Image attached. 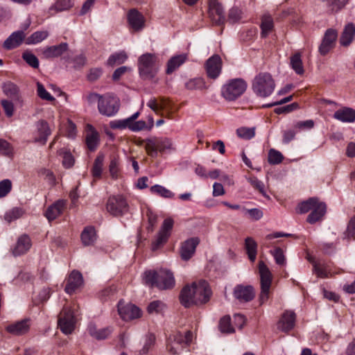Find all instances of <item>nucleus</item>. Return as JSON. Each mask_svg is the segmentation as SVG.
Listing matches in <instances>:
<instances>
[{
  "label": "nucleus",
  "mask_w": 355,
  "mask_h": 355,
  "mask_svg": "<svg viewBox=\"0 0 355 355\" xmlns=\"http://www.w3.org/2000/svg\"><path fill=\"white\" fill-rule=\"evenodd\" d=\"M144 283L159 290L171 289L175 286V281L173 273L168 269L159 270H147L144 274Z\"/></svg>",
  "instance_id": "f257e3e1"
},
{
  "label": "nucleus",
  "mask_w": 355,
  "mask_h": 355,
  "mask_svg": "<svg viewBox=\"0 0 355 355\" xmlns=\"http://www.w3.org/2000/svg\"><path fill=\"white\" fill-rule=\"evenodd\" d=\"M252 88L257 96L266 98L270 96L274 92L275 82L270 73L261 72L254 77Z\"/></svg>",
  "instance_id": "f03ea898"
},
{
  "label": "nucleus",
  "mask_w": 355,
  "mask_h": 355,
  "mask_svg": "<svg viewBox=\"0 0 355 355\" xmlns=\"http://www.w3.org/2000/svg\"><path fill=\"white\" fill-rule=\"evenodd\" d=\"M138 69L140 76L144 79L153 78L159 69V60L154 53H146L138 58Z\"/></svg>",
  "instance_id": "7ed1b4c3"
},
{
  "label": "nucleus",
  "mask_w": 355,
  "mask_h": 355,
  "mask_svg": "<svg viewBox=\"0 0 355 355\" xmlns=\"http://www.w3.org/2000/svg\"><path fill=\"white\" fill-rule=\"evenodd\" d=\"M258 268L261 285L259 302L261 304H263L268 301L270 297V289L272 281V275L268 267L262 261L259 262Z\"/></svg>",
  "instance_id": "20e7f679"
},
{
  "label": "nucleus",
  "mask_w": 355,
  "mask_h": 355,
  "mask_svg": "<svg viewBox=\"0 0 355 355\" xmlns=\"http://www.w3.org/2000/svg\"><path fill=\"white\" fill-rule=\"evenodd\" d=\"M247 83L241 78L229 80L221 88V95L227 101H234L246 90Z\"/></svg>",
  "instance_id": "39448f33"
},
{
  "label": "nucleus",
  "mask_w": 355,
  "mask_h": 355,
  "mask_svg": "<svg viewBox=\"0 0 355 355\" xmlns=\"http://www.w3.org/2000/svg\"><path fill=\"white\" fill-rule=\"evenodd\" d=\"M145 150L151 157H157L158 152L164 153L173 148V141L167 137L148 138L144 141Z\"/></svg>",
  "instance_id": "423d86ee"
},
{
  "label": "nucleus",
  "mask_w": 355,
  "mask_h": 355,
  "mask_svg": "<svg viewBox=\"0 0 355 355\" xmlns=\"http://www.w3.org/2000/svg\"><path fill=\"white\" fill-rule=\"evenodd\" d=\"M168 340L167 349L171 354H176L191 343L192 334L189 331H187L184 334L178 332L171 336Z\"/></svg>",
  "instance_id": "0eeeda50"
},
{
  "label": "nucleus",
  "mask_w": 355,
  "mask_h": 355,
  "mask_svg": "<svg viewBox=\"0 0 355 355\" xmlns=\"http://www.w3.org/2000/svg\"><path fill=\"white\" fill-rule=\"evenodd\" d=\"M106 209L114 216H121L128 213L129 205L123 196H112L107 201Z\"/></svg>",
  "instance_id": "6e6552de"
},
{
  "label": "nucleus",
  "mask_w": 355,
  "mask_h": 355,
  "mask_svg": "<svg viewBox=\"0 0 355 355\" xmlns=\"http://www.w3.org/2000/svg\"><path fill=\"white\" fill-rule=\"evenodd\" d=\"M119 107V99L116 96L105 94L98 105V110L100 114L110 117L118 112Z\"/></svg>",
  "instance_id": "1a4fd4ad"
},
{
  "label": "nucleus",
  "mask_w": 355,
  "mask_h": 355,
  "mask_svg": "<svg viewBox=\"0 0 355 355\" xmlns=\"http://www.w3.org/2000/svg\"><path fill=\"white\" fill-rule=\"evenodd\" d=\"M76 318L72 310L69 307H64L60 312L58 319V326L62 333L70 334L74 330Z\"/></svg>",
  "instance_id": "9d476101"
},
{
  "label": "nucleus",
  "mask_w": 355,
  "mask_h": 355,
  "mask_svg": "<svg viewBox=\"0 0 355 355\" xmlns=\"http://www.w3.org/2000/svg\"><path fill=\"white\" fill-rule=\"evenodd\" d=\"M195 286V305H201L207 303L211 295V291L208 282L205 280H200L193 282Z\"/></svg>",
  "instance_id": "9b49d317"
},
{
  "label": "nucleus",
  "mask_w": 355,
  "mask_h": 355,
  "mask_svg": "<svg viewBox=\"0 0 355 355\" xmlns=\"http://www.w3.org/2000/svg\"><path fill=\"white\" fill-rule=\"evenodd\" d=\"M173 220L171 218H166L162 225L157 238L152 243V250L155 251L161 248L164 243H166L171 234V231L173 226Z\"/></svg>",
  "instance_id": "f8f14e48"
},
{
  "label": "nucleus",
  "mask_w": 355,
  "mask_h": 355,
  "mask_svg": "<svg viewBox=\"0 0 355 355\" xmlns=\"http://www.w3.org/2000/svg\"><path fill=\"white\" fill-rule=\"evenodd\" d=\"M118 312L122 320L128 321L138 318L141 316V310L134 304H125L119 301L118 304Z\"/></svg>",
  "instance_id": "ddd939ff"
},
{
  "label": "nucleus",
  "mask_w": 355,
  "mask_h": 355,
  "mask_svg": "<svg viewBox=\"0 0 355 355\" xmlns=\"http://www.w3.org/2000/svg\"><path fill=\"white\" fill-rule=\"evenodd\" d=\"M338 37V33L333 28L326 31L322 42L319 46V52L321 55H327L335 46Z\"/></svg>",
  "instance_id": "4468645a"
},
{
  "label": "nucleus",
  "mask_w": 355,
  "mask_h": 355,
  "mask_svg": "<svg viewBox=\"0 0 355 355\" xmlns=\"http://www.w3.org/2000/svg\"><path fill=\"white\" fill-rule=\"evenodd\" d=\"M222 60L218 55L210 57L205 63L207 76L211 79L217 78L221 73Z\"/></svg>",
  "instance_id": "2eb2a0df"
},
{
  "label": "nucleus",
  "mask_w": 355,
  "mask_h": 355,
  "mask_svg": "<svg viewBox=\"0 0 355 355\" xmlns=\"http://www.w3.org/2000/svg\"><path fill=\"white\" fill-rule=\"evenodd\" d=\"M209 15L212 22L216 25H222L225 22V18L223 8L217 0H210L209 3Z\"/></svg>",
  "instance_id": "dca6fc26"
},
{
  "label": "nucleus",
  "mask_w": 355,
  "mask_h": 355,
  "mask_svg": "<svg viewBox=\"0 0 355 355\" xmlns=\"http://www.w3.org/2000/svg\"><path fill=\"white\" fill-rule=\"evenodd\" d=\"M295 320L296 315L294 311H285L277 324V329L283 332L288 333L294 328Z\"/></svg>",
  "instance_id": "f3484780"
},
{
  "label": "nucleus",
  "mask_w": 355,
  "mask_h": 355,
  "mask_svg": "<svg viewBox=\"0 0 355 355\" xmlns=\"http://www.w3.org/2000/svg\"><path fill=\"white\" fill-rule=\"evenodd\" d=\"M234 297L241 302L251 301L254 297L253 287L251 286L236 285L233 291Z\"/></svg>",
  "instance_id": "a211bd4d"
},
{
  "label": "nucleus",
  "mask_w": 355,
  "mask_h": 355,
  "mask_svg": "<svg viewBox=\"0 0 355 355\" xmlns=\"http://www.w3.org/2000/svg\"><path fill=\"white\" fill-rule=\"evenodd\" d=\"M69 49L67 42H62L58 45L46 46L42 49V55L45 59L58 58L65 53Z\"/></svg>",
  "instance_id": "6ab92c4d"
},
{
  "label": "nucleus",
  "mask_w": 355,
  "mask_h": 355,
  "mask_svg": "<svg viewBox=\"0 0 355 355\" xmlns=\"http://www.w3.org/2000/svg\"><path fill=\"white\" fill-rule=\"evenodd\" d=\"M26 39V33L24 30L17 31L12 33L4 41L3 46L6 50L14 49L19 46L24 42H25Z\"/></svg>",
  "instance_id": "aec40b11"
},
{
  "label": "nucleus",
  "mask_w": 355,
  "mask_h": 355,
  "mask_svg": "<svg viewBox=\"0 0 355 355\" xmlns=\"http://www.w3.org/2000/svg\"><path fill=\"white\" fill-rule=\"evenodd\" d=\"M83 284V278L82 274L77 271L73 270L67 279V284L64 291L68 294H72Z\"/></svg>",
  "instance_id": "412c9836"
},
{
  "label": "nucleus",
  "mask_w": 355,
  "mask_h": 355,
  "mask_svg": "<svg viewBox=\"0 0 355 355\" xmlns=\"http://www.w3.org/2000/svg\"><path fill=\"white\" fill-rule=\"evenodd\" d=\"M32 243L31 238L27 234L20 236L12 249V253L15 257H18L26 254L31 248Z\"/></svg>",
  "instance_id": "4be33fe9"
},
{
  "label": "nucleus",
  "mask_w": 355,
  "mask_h": 355,
  "mask_svg": "<svg viewBox=\"0 0 355 355\" xmlns=\"http://www.w3.org/2000/svg\"><path fill=\"white\" fill-rule=\"evenodd\" d=\"M127 17L128 21L134 31H139L144 28L145 19L137 10L135 8L130 10Z\"/></svg>",
  "instance_id": "5701e85b"
},
{
  "label": "nucleus",
  "mask_w": 355,
  "mask_h": 355,
  "mask_svg": "<svg viewBox=\"0 0 355 355\" xmlns=\"http://www.w3.org/2000/svg\"><path fill=\"white\" fill-rule=\"evenodd\" d=\"M326 204L323 202H320L318 198L315 206L313 207L311 212L308 216L306 221L310 224H314L315 223L322 220L326 213Z\"/></svg>",
  "instance_id": "b1692460"
},
{
  "label": "nucleus",
  "mask_w": 355,
  "mask_h": 355,
  "mask_svg": "<svg viewBox=\"0 0 355 355\" xmlns=\"http://www.w3.org/2000/svg\"><path fill=\"white\" fill-rule=\"evenodd\" d=\"M30 326V319H24L8 325L6 327V331L13 335L21 336L26 334L29 331Z\"/></svg>",
  "instance_id": "393cba45"
},
{
  "label": "nucleus",
  "mask_w": 355,
  "mask_h": 355,
  "mask_svg": "<svg viewBox=\"0 0 355 355\" xmlns=\"http://www.w3.org/2000/svg\"><path fill=\"white\" fill-rule=\"evenodd\" d=\"M37 133L35 137V141L45 144L49 136L51 135V131L50 130L48 123L44 120L39 121L36 123Z\"/></svg>",
  "instance_id": "a878e982"
},
{
  "label": "nucleus",
  "mask_w": 355,
  "mask_h": 355,
  "mask_svg": "<svg viewBox=\"0 0 355 355\" xmlns=\"http://www.w3.org/2000/svg\"><path fill=\"white\" fill-rule=\"evenodd\" d=\"M199 243L198 238H191L184 241L181 247L180 254L183 260L187 261L193 255Z\"/></svg>",
  "instance_id": "bb28decb"
},
{
  "label": "nucleus",
  "mask_w": 355,
  "mask_h": 355,
  "mask_svg": "<svg viewBox=\"0 0 355 355\" xmlns=\"http://www.w3.org/2000/svg\"><path fill=\"white\" fill-rule=\"evenodd\" d=\"M195 286H193V283L189 286L187 285L181 291L180 300L181 304L184 307H190L192 305H195L194 304V297H195Z\"/></svg>",
  "instance_id": "cd10ccee"
},
{
  "label": "nucleus",
  "mask_w": 355,
  "mask_h": 355,
  "mask_svg": "<svg viewBox=\"0 0 355 355\" xmlns=\"http://www.w3.org/2000/svg\"><path fill=\"white\" fill-rule=\"evenodd\" d=\"M66 204L65 200H59L49 206L45 212V216L49 221L53 220L59 216L65 208Z\"/></svg>",
  "instance_id": "c85d7f7f"
},
{
  "label": "nucleus",
  "mask_w": 355,
  "mask_h": 355,
  "mask_svg": "<svg viewBox=\"0 0 355 355\" xmlns=\"http://www.w3.org/2000/svg\"><path fill=\"white\" fill-rule=\"evenodd\" d=\"M188 59L187 54L182 53L171 58L167 62L166 73L171 74L182 65Z\"/></svg>",
  "instance_id": "c756f323"
},
{
  "label": "nucleus",
  "mask_w": 355,
  "mask_h": 355,
  "mask_svg": "<svg viewBox=\"0 0 355 355\" xmlns=\"http://www.w3.org/2000/svg\"><path fill=\"white\" fill-rule=\"evenodd\" d=\"M334 118L344 123H352L355 121V110L350 107L339 109L334 112Z\"/></svg>",
  "instance_id": "7c9ffc66"
},
{
  "label": "nucleus",
  "mask_w": 355,
  "mask_h": 355,
  "mask_svg": "<svg viewBox=\"0 0 355 355\" xmlns=\"http://www.w3.org/2000/svg\"><path fill=\"white\" fill-rule=\"evenodd\" d=\"M355 36V26L352 23L347 24L340 37V44L343 46H348L354 40Z\"/></svg>",
  "instance_id": "2f4dec72"
},
{
  "label": "nucleus",
  "mask_w": 355,
  "mask_h": 355,
  "mask_svg": "<svg viewBox=\"0 0 355 355\" xmlns=\"http://www.w3.org/2000/svg\"><path fill=\"white\" fill-rule=\"evenodd\" d=\"M3 92L15 103L21 102V96L18 87L12 82H7L3 85Z\"/></svg>",
  "instance_id": "473e14b6"
},
{
  "label": "nucleus",
  "mask_w": 355,
  "mask_h": 355,
  "mask_svg": "<svg viewBox=\"0 0 355 355\" xmlns=\"http://www.w3.org/2000/svg\"><path fill=\"white\" fill-rule=\"evenodd\" d=\"M80 238L82 243L85 246L93 245L97 238L95 228L92 226H87L85 227L81 233Z\"/></svg>",
  "instance_id": "72a5a7b5"
},
{
  "label": "nucleus",
  "mask_w": 355,
  "mask_h": 355,
  "mask_svg": "<svg viewBox=\"0 0 355 355\" xmlns=\"http://www.w3.org/2000/svg\"><path fill=\"white\" fill-rule=\"evenodd\" d=\"M49 35L47 31H37L32 33L25 40V44L27 45H33L42 42Z\"/></svg>",
  "instance_id": "f704fd0d"
},
{
  "label": "nucleus",
  "mask_w": 355,
  "mask_h": 355,
  "mask_svg": "<svg viewBox=\"0 0 355 355\" xmlns=\"http://www.w3.org/2000/svg\"><path fill=\"white\" fill-rule=\"evenodd\" d=\"M245 247L249 259L254 262L257 254V244L256 241L251 237H248L245 241Z\"/></svg>",
  "instance_id": "c9c22d12"
},
{
  "label": "nucleus",
  "mask_w": 355,
  "mask_h": 355,
  "mask_svg": "<svg viewBox=\"0 0 355 355\" xmlns=\"http://www.w3.org/2000/svg\"><path fill=\"white\" fill-rule=\"evenodd\" d=\"M274 27L272 18L270 15H263L261 19V35L262 37H266L272 31Z\"/></svg>",
  "instance_id": "e433bc0d"
},
{
  "label": "nucleus",
  "mask_w": 355,
  "mask_h": 355,
  "mask_svg": "<svg viewBox=\"0 0 355 355\" xmlns=\"http://www.w3.org/2000/svg\"><path fill=\"white\" fill-rule=\"evenodd\" d=\"M185 87L189 90L204 89L207 87L205 80L202 78H194L185 83Z\"/></svg>",
  "instance_id": "4c0bfd02"
},
{
  "label": "nucleus",
  "mask_w": 355,
  "mask_h": 355,
  "mask_svg": "<svg viewBox=\"0 0 355 355\" xmlns=\"http://www.w3.org/2000/svg\"><path fill=\"white\" fill-rule=\"evenodd\" d=\"M291 66L298 75L304 73V67L300 53H296L291 57Z\"/></svg>",
  "instance_id": "58836bf2"
},
{
  "label": "nucleus",
  "mask_w": 355,
  "mask_h": 355,
  "mask_svg": "<svg viewBox=\"0 0 355 355\" xmlns=\"http://www.w3.org/2000/svg\"><path fill=\"white\" fill-rule=\"evenodd\" d=\"M128 55L125 51H120L112 54L107 61V64L109 66H114L115 64H121L125 62L127 60Z\"/></svg>",
  "instance_id": "ea45409f"
},
{
  "label": "nucleus",
  "mask_w": 355,
  "mask_h": 355,
  "mask_svg": "<svg viewBox=\"0 0 355 355\" xmlns=\"http://www.w3.org/2000/svg\"><path fill=\"white\" fill-rule=\"evenodd\" d=\"M59 155L62 158V165L66 168H69L74 164V158L67 148H61L58 151Z\"/></svg>",
  "instance_id": "a19ab883"
},
{
  "label": "nucleus",
  "mask_w": 355,
  "mask_h": 355,
  "mask_svg": "<svg viewBox=\"0 0 355 355\" xmlns=\"http://www.w3.org/2000/svg\"><path fill=\"white\" fill-rule=\"evenodd\" d=\"M103 161V155H98L95 159L92 170V175L94 178L98 179L101 177Z\"/></svg>",
  "instance_id": "79ce46f5"
},
{
  "label": "nucleus",
  "mask_w": 355,
  "mask_h": 355,
  "mask_svg": "<svg viewBox=\"0 0 355 355\" xmlns=\"http://www.w3.org/2000/svg\"><path fill=\"white\" fill-rule=\"evenodd\" d=\"M150 191L153 193L157 194L165 198H172L174 197V193L159 184H155L150 187Z\"/></svg>",
  "instance_id": "37998d69"
},
{
  "label": "nucleus",
  "mask_w": 355,
  "mask_h": 355,
  "mask_svg": "<svg viewBox=\"0 0 355 355\" xmlns=\"http://www.w3.org/2000/svg\"><path fill=\"white\" fill-rule=\"evenodd\" d=\"M284 156L281 152L274 148H271L268 151V162L269 164L276 165L282 163Z\"/></svg>",
  "instance_id": "c03bdc74"
},
{
  "label": "nucleus",
  "mask_w": 355,
  "mask_h": 355,
  "mask_svg": "<svg viewBox=\"0 0 355 355\" xmlns=\"http://www.w3.org/2000/svg\"><path fill=\"white\" fill-rule=\"evenodd\" d=\"M24 211L23 210L22 208L14 207L6 213L4 218L6 221L10 223L12 220H15L21 218L24 215Z\"/></svg>",
  "instance_id": "a18cd8bd"
},
{
  "label": "nucleus",
  "mask_w": 355,
  "mask_h": 355,
  "mask_svg": "<svg viewBox=\"0 0 355 355\" xmlns=\"http://www.w3.org/2000/svg\"><path fill=\"white\" fill-rule=\"evenodd\" d=\"M317 198H310L307 200L303 201L298 205V212L300 214H305L311 211L314 206H315Z\"/></svg>",
  "instance_id": "49530a36"
},
{
  "label": "nucleus",
  "mask_w": 355,
  "mask_h": 355,
  "mask_svg": "<svg viewBox=\"0 0 355 355\" xmlns=\"http://www.w3.org/2000/svg\"><path fill=\"white\" fill-rule=\"evenodd\" d=\"M23 60L31 67L37 69L39 67V60L37 58L31 51H26L22 53Z\"/></svg>",
  "instance_id": "de8ad7c7"
},
{
  "label": "nucleus",
  "mask_w": 355,
  "mask_h": 355,
  "mask_svg": "<svg viewBox=\"0 0 355 355\" xmlns=\"http://www.w3.org/2000/svg\"><path fill=\"white\" fill-rule=\"evenodd\" d=\"M219 328L223 333L232 334L234 332V329L231 325V318L229 315H225L220 319Z\"/></svg>",
  "instance_id": "09e8293b"
},
{
  "label": "nucleus",
  "mask_w": 355,
  "mask_h": 355,
  "mask_svg": "<svg viewBox=\"0 0 355 355\" xmlns=\"http://www.w3.org/2000/svg\"><path fill=\"white\" fill-rule=\"evenodd\" d=\"M73 3L71 0H58L51 8V10L55 12H62L71 8Z\"/></svg>",
  "instance_id": "8fccbe9b"
},
{
  "label": "nucleus",
  "mask_w": 355,
  "mask_h": 355,
  "mask_svg": "<svg viewBox=\"0 0 355 355\" xmlns=\"http://www.w3.org/2000/svg\"><path fill=\"white\" fill-rule=\"evenodd\" d=\"M343 239L351 241L355 239V215L349 220Z\"/></svg>",
  "instance_id": "3c124183"
},
{
  "label": "nucleus",
  "mask_w": 355,
  "mask_h": 355,
  "mask_svg": "<svg viewBox=\"0 0 355 355\" xmlns=\"http://www.w3.org/2000/svg\"><path fill=\"white\" fill-rule=\"evenodd\" d=\"M37 94L42 100L48 101H54L55 98L44 88V85L40 82L37 83Z\"/></svg>",
  "instance_id": "603ef678"
},
{
  "label": "nucleus",
  "mask_w": 355,
  "mask_h": 355,
  "mask_svg": "<svg viewBox=\"0 0 355 355\" xmlns=\"http://www.w3.org/2000/svg\"><path fill=\"white\" fill-rule=\"evenodd\" d=\"M86 144L87 148L91 150H94L98 144V135L96 132H92L86 137Z\"/></svg>",
  "instance_id": "864d4df0"
},
{
  "label": "nucleus",
  "mask_w": 355,
  "mask_h": 355,
  "mask_svg": "<svg viewBox=\"0 0 355 355\" xmlns=\"http://www.w3.org/2000/svg\"><path fill=\"white\" fill-rule=\"evenodd\" d=\"M12 184L9 179L0 182V198L6 197L12 190Z\"/></svg>",
  "instance_id": "5fc2aeb1"
},
{
  "label": "nucleus",
  "mask_w": 355,
  "mask_h": 355,
  "mask_svg": "<svg viewBox=\"0 0 355 355\" xmlns=\"http://www.w3.org/2000/svg\"><path fill=\"white\" fill-rule=\"evenodd\" d=\"M63 58L68 62H72L75 68H80L86 63V58L83 54L75 56L71 60L69 56H64Z\"/></svg>",
  "instance_id": "6e6d98bb"
},
{
  "label": "nucleus",
  "mask_w": 355,
  "mask_h": 355,
  "mask_svg": "<svg viewBox=\"0 0 355 355\" xmlns=\"http://www.w3.org/2000/svg\"><path fill=\"white\" fill-rule=\"evenodd\" d=\"M236 134L240 138L250 139L254 137L255 132L254 128H240L236 130Z\"/></svg>",
  "instance_id": "4d7b16f0"
},
{
  "label": "nucleus",
  "mask_w": 355,
  "mask_h": 355,
  "mask_svg": "<svg viewBox=\"0 0 355 355\" xmlns=\"http://www.w3.org/2000/svg\"><path fill=\"white\" fill-rule=\"evenodd\" d=\"M13 101L3 99L1 101V105L8 117H11L14 114L15 109Z\"/></svg>",
  "instance_id": "13d9d810"
},
{
  "label": "nucleus",
  "mask_w": 355,
  "mask_h": 355,
  "mask_svg": "<svg viewBox=\"0 0 355 355\" xmlns=\"http://www.w3.org/2000/svg\"><path fill=\"white\" fill-rule=\"evenodd\" d=\"M250 184L257 190H258L263 196H266L265 186L263 182L255 177L248 178Z\"/></svg>",
  "instance_id": "bf43d9fd"
},
{
  "label": "nucleus",
  "mask_w": 355,
  "mask_h": 355,
  "mask_svg": "<svg viewBox=\"0 0 355 355\" xmlns=\"http://www.w3.org/2000/svg\"><path fill=\"white\" fill-rule=\"evenodd\" d=\"M272 256L274 257V259L275 260V262L278 265L283 266L285 264L286 259L285 256L284 254L283 250L279 248H275L272 252H271Z\"/></svg>",
  "instance_id": "052dcab7"
},
{
  "label": "nucleus",
  "mask_w": 355,
  "mask_h": 355,
  "mask_svg": "<svg viewBox=\"0 0 355 355\" xmlns=\"http://www.w3.org/2000/svg\"><path fill=\"white\" fill-rule=\"evenodd\" d=\"M155 341L154 335L150 334L147 336L143 348L140 350L141 354H147L148 352L153 347Z\"/></svg>",
  "instance_id": "680f3d73"
},
{
  "label": "nucleus",
  "mask_w": 355,
  "mask_h": 355,
  "mask_svg": "<svg viewBox=\"0 0 355 355\" xmlns=\"http://www.w3.org/2000/svg\"><path fill=\"white\" fill-rule=\"evenodd\" d=\"M164 306V304L159 300H155L149 304L147 307L149 313H159Z\"/></svg>",
  "instance_id": "e2e57ef3"
},
{
  "label": "nucleus",
  "mask_w": 355,
  "mask_h": 355,
  "mask_svg": "<svg viewBox=\"0 0 355 355\" xmlns=\"http://www.w3.org/2000/svg\"><path fill=\"white\" fill-rule=\"evenodd\" d=\"M0 153L4 155L10 156L12 154V147L6 140L0 139Z\"/></svg>",
  "instance_id": "0e129e2a"
},
{
  "label": "nucleus",
  "mask_w": 355,
  "mask_h": 355,
  "mask_svg": "<svg viewBox=\"0 0 355 355\" xmlns=\"http://www.w3.org/2000/svg\"><path fill=\"white\" fill-rule=\"evenodd\" d=\"M313 272L317 275L318 277L321 278L328 277L329 272L327 271L326 267L320 266L315 263L313 264Z\"/></svg>",
  "instance_id": "69168bd1"
},
{
  "label": "nucleus",
  "mask_w": 355,
  "mask_h": 355,
  "mask_svg": "<svg viewBox=\"0 0 355 355\" xmlns=\"http://www.w3.org/2000/svg\"><path fill=\"white\" fill-rule=\"evenodd\" d=\"M241 11L238 8H232L228 14V21L235 23L241 19Z\"/></svg>",
  "instance_id": "338daca9"
},
{
  "label": "nucleus",
  "mask_w": 355,
  "mask_h": 355,
  "mask_svg": "<svg viewBox=\"0 0 355 355\" xmlns=\"http://www.w3.org/2000/svg\"><path fill=\"white\" fill-rule=\"evenodd\" d=\"M109 171L112 178L116 179L119 175V162L116 158L111 160Z\"/></svg>",
  "instance_id": "774afa93"
}]
</instances>
